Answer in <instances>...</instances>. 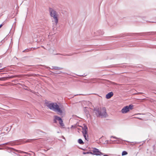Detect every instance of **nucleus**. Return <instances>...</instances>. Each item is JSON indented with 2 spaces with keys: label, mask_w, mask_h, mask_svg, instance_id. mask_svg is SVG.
I'll return each mask as SVG.
<instances>
[{
  "label": "nucleus",
  "mask_w": 156,
  "mask_h": 156,
  "mask_svg": "<svg viewBox=\"0 0 156 156\" xmlns=\"http://www.w3.org/2000/svg\"><path fill=\"white\" fill-rule=\"evenodd\" d=\"M45 103L46 106L50 110L55 112H58L59 115L62 114V110L56 103H49L48 102H45Z\"/></svg>",
  "instance_id": "nucleus-1"
},
{
  "label": "nucleus",
  "mask_w": 156,
  "mask_h": 156,
  "mask_svg": "<svg viewBox=\"0 0 156 156\" xmlns=\"http://www.w3.org/2000/svg\"><path fill=\"white\" fill-rule=\"evenodd\" d=\"M90 153L96 155L104 154L103 153L99 151L98 149L96 148H93V150L92 151L90 152Z\"/></svg>",
  "instance_id": "nucleus-4"
},
{
  "label": "nucleus",
  "mask_w": 156,
  "mask_h": 156,
  "mask_svg": "<svg viewBox=\"0 0 156 156\" xmlns=\"http://www.w3.org/2000/svg\"><path fill=\"white\" fill-rule=\"evenodd\" d=\"M129 111L128 106H126L123 107L121 110L122 112L123 113H127Z\"/></svg>",
  "instance_id": "nucleus-8"
},
{
  "label": "nucleus",
  "mask_w": 156,
  "mask_h": 156,
  "mask_svg": "<svg viewBox=\"0 0 156 156\" xmlns=\"http://www.w3.org/2000/svg\"><path fill=\"white\" fill-rule=\"evenodd\" d=\"M20 75H15L14 76V78L16 77H20Z\"/></svg>",
  "instance_id": "nucleus-24"
},
{
  "label": "nucleus",
  "mask_w": 156,
  "mask_h": 156,
  "mask_svg": "<svg viewBox=\"0 0 156 156\" xmlns=\"http://www.w3.org/2000/svg\"><path fill=\"white\" fill-rule=\"evenodd\" d=\"M3 24H1L0 25V28L2 26Z\"/></svg>",
  "instance_id": "nucleus-30"
},
{
  "label": "nucleus",
  "mask_w": 156,
  "mask_h": 156,
  "mask_svg": "<svg viewBox=\"0 0 156 156\" xmlns=\"http://www.w3.org/2000/svg\"><path fill=\"white\" fill-rule=\"evenodd\" d=\"M60 73H61V72H56V74H59Z\"/></svg>",
  "instance_id": "nucleus-31"
},
{
  "label": "nucleus",
  "mask_w": 156,
  "mask_h": 156,
  "mask_svg": "<svg viewBox=\"0 0 156 156\" xmlns=\"http://www.w3.org/2000/svg\"><path fill=\"white\" fill-rule=\"evenodd\" d=\"M2 69H3V68L0 69V71H1V70H2ZM0 72H1V71H0Z\"/></svg>",
  "instance_id": "nucleus-36"
},
{
  "label": "nucleus",
  "mask_w": 156,
  "mask_h": 156,
  "mask_svg": "<svg viewBox=\"0 0 156 156\" xmlns=\"http://www.w3.org/2000/svg\"><path fill=\"white\" fill-rule=\"evenodd\" d=\"M151 33H153L154 34H156V32H151Z\"/></svg>",
  "instance_id": "nucleus-28"
},
{
  "label": "nucleus",
  "mask_w": 156,
  "mask_h": 156,
  "mask_svg": "<svg viewBox=\"0 0 156 156\" xmlns=\"http://www.w3.org/2000/svg\"><path fill=\"white\" fill-rule=\"evenodd\" d=\"M137 34H141V33H138Z\"/></svg>",
  "instance_id": "nucleus-38"
},
{
  "label": "nucleus",
  "mask_w": 156,
  "mask_h": 156,
  "mask_svg": "<svg viewBox=\"0 0 156 156\" xmlns=\"http://www.w3.org/2000/svg\"><path fill=\"white\" fill-rule=\"evenodd\" d=\"M6 148L8 151L10 153H13L14 154H16V153L18 152V151L12 148L6 147Z\"/></svg>",
  "instance_id": "nucleus-5"
},
{
  "label": "nucleus",
  "mask_w": 156,
  "mask_h": 156,
  "mask_svg": "<svg viewBox=\"0 0 156 156\" xmlns=\"http://www.w3.org/2000/svg\"><path fill=\"white\" fill-rule=\"evenodd\" d=\"M88 130H83L82 133L83 134V136L84 137L85 139L87 141L89 140V138L88 137V135L87 134V131Z\"/></svg>",
  "instance_id": "nucleus-6"
},
{
  "label": "nucleus",
  "mask_w": 156,
  "mask_h": 156,
  "mask_svg": "<svg viewBox=\"0 0 156 156\" xmlns=\"http://www.w3.org/2000/svg\"><path fill=\"white\" fill-rule=\"evenodd\" d=\"M82 129L83 130H88V128H87V126L86 125H85L84 126V127H83L82 128Z\"/></svg>",
  "instance_id": "nucleus-19"
},
{
  "label": "nucleus",
  "mask_w": 156,
  "mask_h": 156,
  "mask_svg": "<svg viewBox=\"0 0 156 156\" xmlns=\"http://www.w3.org/2000/svg\"><path fill=\"white\" fill-rule=\"evenodd\" d=\"M127 154L128 153L126 151H124L122 152V156H123Z\"/></svg>",
  "instance_id": "nucleus-17"
},
{
  "label": "nucleus",
  "mask_w": 156,
  "mask_h": 156,
  "mask_svg": "<svg viewBox=\"0 0 156 156\" xmlns=\"http://www.w3.org/2000/svg\"><path fill=\"white\" fill-rule=\"evenodd\" d=\"M86 115L87 117L88 116V115H90V114H89V112L88 111H87L86 112Z\"/></svg>",
  "instance_id": "nucleus-23"
},
{
  "label": "nucleus",
  "mask_w": 156,
  "mask_h": 156,
  "mask_svg": "<svg viewBox=\"0 0 156 156\" xmlns=\"http://www.w3.org/2000/svg\"><path fill=\"white\" fill-rule=\"evenodd\" d=\"M57 55H64L65 56H70L72 55V54H57Z\"/></svg>",
  "instance_id": "nucleus-16"
},
{
  "label": "nucleus",
  "mask_w": 156,
  "mask_h": 156,
  "mask_svg": "<svg viewBox=\"0 0 156 156\" xmlns=\"http://www.w3.org/2000/svg\"><path fill=\"white\" fill-rule=\"evenodd\" d=\"M53 122L55 123H57V120L56 119H55V118H54V119L53 120Z\"/></svg>",
  "instance_id": "nucleus-26"
},
{
  "label": "nucleus",
  "mask_w": 156,
  "mask_h": 156,
  "mask_svg": "<svg viewBox=\"0 0 156 156\" xmlns=\"http://www.w3.org/2000/svg\"><path fill=\"white\" fill-rule=\"evenodd\" d=\"M113 85H118V84L117 83H114V82H111V83Z\"/></svg>",
  "instance_id": "nucleus-25"
},
{
  "label": "nucleus",
  "mask_w": 156,
  "mask_h": 156,
  "mask_svg": "<svg viewBox=\"0 0 156 156\" xmlns=\"http://www.w3.org/2000/svg\"><path fill=\"white\" fill-rule=\"evenodd\" d=\"M37 131H39V130H37Z\"/></svg>",
  "instance_id": "nucleus-40"
},
{
  "label": "nucleus",
  "mask_w": 156,
  "mask_h": 156,
  "mask_svg": "<svg viewBox=\"0 0 156 156\" xmlns=\"http://www.w3.org/2000/svg\"><path fill=\"white\" fill-rule=\"evenodd\" d=\"M154 93L155 94H156V90L154 91Z\"/></svg>",
  "instance_id": "nucleus-37"
},
{
  "label": "nucleus",
  "mask_w": 156,
  "mask_h": 156,
  "mask_svg": "<svg viewBox=\"0 0 156 156\" xmlns=\"http://www.w3.org/2000/svg\"><path fill=\"white\" fill-rule=\"evenodd\" d=\"M1 68V64L0 63V68Z\"/></svg>",
  "instance_id": "nucleus-33"
},
{
  "label": "nucleus",
  "mask_w": 156,
  "mask_h": 156,
  "mask_svg": "<svg viewBox=\"0 0 156 156\" xmlns=\"http://www.w3.org/2000/svg\"><path fill=\"white\" fill-rule=\"evenodd\" d=\"M44 150L45 151H46L47 150Z\"/></svg>",
  "instance_id": "nucleus-41"
},
{
  "label": "nucleus",
  "mask_w": 156,
  "mask_h": 156,
  "mask_svg": "<svg viewBox=\"0 0 156 156\" xmlns=\"http://www.w3.org/2000/svg\"><path fill=\"white\" fill-rule=\"evenodd\" d=\"M59 123L61 126H62V127L64 126V125L63 122V121H62V119H61L60 121H59Z\"/></svg>",
  "instance_id": "nucleus-11"
},
{
  "label": "nucleus",
  "mask_w": 156,
  "mask_h": 156,
  "mask_svg": "<svg viewBox=\"0 0 156 156\" xmlns=\"http://www.w3.org/2000/svg\"><path fill=\"white\" fill-rule=\"evenodd\" d=\"M78 143L81 144H84V142L81 139H78Z\"/></svg>",
  "instance_id": "nucleus-12"
},
{
  "label": "nucleus",
  "mask_w": 156,
  "mask_h": 156,
  "mask_svg": "<svg viewBox=\"0 0 156 156\" xmlns=\"http://www.w3.org/2000/svg\"><path fill=\"white\" fill-rule=\"evenodd\" d=\"M5 79H7L6 77H3L0 78V80H5Z\"/></svg>",
  "instance_id": "nucleus-20"
},
{
  "label": "nucleus",
  "mask_w": 156,
  "mask_h": 156,
  "mask_svg": "<svg viewBox=\"0 0 156 156\" xmlns=\"http://www.w3.org/2000/svg\"><path fill=\"white\" fill-rule=\"evenodd\" d=\"M54 118H55V119H56V120H57L59 121L61 119H62L60 118V117L57 116H54Z\"/></svg>",
  "instance_id": "nucleus-14"
},
{
  "label": "nucleus",
  "mask_w": 156,
  "mask_h": 156,
  "mask_svg": "<svg viewBox=\"0 0 156 156\" xmlns=\"http://www.w3.org/2000/svg\"><path fill=\"white\" fill-rule=\"evenodd\" d=\"M31 50V48H27V49H26L24 50L23 51V52H26L29 51H30Z\"/></svg>",
  "instance_id": "nucleus-18"
},
{
  "label": "nucleus",
  "mask_w": 156,
  "mask_h": 156,
  "mask_svg": "<svg viewBox=\"0 0 156 156\" xmlns=\"http://www.w3.org/2000/svg\"><path fill=\"white\" fill-rule=\"evenodd\" d=\"M43 29L45 32H46L48 30L49 28L48 27L45 26L44 27H43Z\"/></svg>",
  "instance_id": "nucleus-15"
},
{
  "label": "nucleus",
  "mask_w": 156,
  "mask_h": 156,
  "mask_svg": "<svg viewBox=\"0 0 156 156\" xmlns=\"http://www.w3.org/2000/svg\"><path fill=\"white\" fill-rule=\"evenodd\" d=\"M27 114H28V115H30V114L28 113H27Z\"/></svg>",
  "instance_id": "nucleus-39"
},
{
  "label": "nucleus",
  "mask_w": 156,
  "mask_h": 156,
  "mask_svg": "<svg viewBox=\"0 0 156 156\" xmlns=\"http://www.w3.org/2000/svg\"><path fill=\"white\" fill-rule=\"evenodd\" d=\"M6 78L7 79L8 78H14V76H10L7 77H6Z\"/></svg>",
  "instance_id": "nucleus-22"
},
{
  "label": "nucleus",
  "mask_w": 156,
  "mask_h": 156,
  "mask_svg": "<svg viewBox=\"0 0 156 156\" xmlns=\"http://www.w3.org/2000/svg\"><path fill=\"white\" fill-rule=\"evenodd\" d=\"M103 156H108L107 155H104Z\"/></svg>",
  "instance_id": "nucleus-34"
},
{
  "label": "nucleus",
  "mask_w": 156,
  "mask_h": 156,
  "mask_svg": "<svg viewBox=\"0 0 156 156\" xmlns=\"http://www.w3.org/2000/svg\"><path fill=\"white\" fill-rule=\"evenodd\" d=\"M133 105H130L129 106H128V108H129V111L130 109L131 110L133 108Z\"/></svg>",
  "instance_id": "nucleus-13"
},
{
  "label": "nucleus",
  "mask_w": 156,
  "mask_h": 156,
  "mask_svg": "<svg viewBox=\"0 0 156 156\" xmlns=\"http://www.w3.org/2000/svg\"><path fill=\"white\" fill-rule=\"evenodd\" d=\"M86 153H87V154H89V153H90V152H87V153H85V152H83V154H86Z\"/></svg>",
  "instance_id": "nucleus-29"
},
{
  "label": "nucleus",
  "mask_w": 156,
  "mask_h": 156,
  "mask_svg": "<svg viewBox=\"0 0 156 156\" xmlns=\"http://www.w3.org/2000/svg\"><path fill=\"white\" fill-rule=\"evenodd\" d=\"M81 95V94H79V95Z\"/></svg>",
  "instance_id": "nucleus-42"
},
{
  "label": "nucleus",
  "mask_w": 156,
  "mask_h": 156,
  "mask_svg": "<svg viewBox=\"0 0 156 156\" xmlns=\"http://www.w3.org/2000/svg\"><path fill=\"white\" fill-rule=\"evenodd\" d=\"M111 138H115V139H118V138H117L115 136H111Z\"/></svg>",
  "instance_id": "nucleus-27"
},
{
  "label": "nucleus",
  "mask_w": 156,
  "mask_h": 156,
  "mask_svg": "<svg viewBox=\"0 0 156 156\" xmlns=\"http://www.w3.org/2000/svg\"><path fill=\"white\" fill-rule=\"evenodd\" d=\"M22 143H24V142H23V140H22Z\"/></svg>",
  "instance_id": "nucleus-32"
},
{
  "label": "nucleus",
  "mask_w": 156,
  "mask_h": 156,
  "mask_svg": "<svg viewBox=\"0 0 156 156\" xmlns=\"http://www.w3.org/2000/svg\"><path fill=\"white\" fill-rule=\"evenodd\" d=\"M47 68H49V69H51L50 67H47ZM62 68H61V67H57V66H52V68L51 69H56V70H60V69H62Z\"/></svg>",
  "instance_id": "nucleus-10"
},
{
  "label": "nucleus",
  "mask_w": 156,
  "mask_h": 156,
  "mask_svg": "<svg viewBox=\"0 0 156 156\" xmlns=\"http://www.w3.org/2000/svg\"><path fill=\"white\" fill-rule=\"evenodd\" d=\"M113 95V93L112 92H111L106 95V98L107 99L110 98Z\"/></svg>",
  "instance_id": "nucleus-9"
},
{
  "label": "nucleus",
  "mask_w": 156,
  "mask_h": 156,
  "mask_svg": "<svg viewBox=\"0 0 156 156\" xmlns=\"http://www.w3.org/2000/svg\"><path fill=\"white\" fill-rule=\"evenodd\" d=\"M16 141H15L14 142L10 141L6 143H4L2 144H0V146H1L2 145H10L11 146H13L15 145H17L18 144H16Z\"/></svg>",
  "instance_id": "nucleus-7"
},
{
  "label": "nucleus",
  "mask_w": 156,
  "mask_h": 156,
  "mask_svg": "<svg viewBox=\"0 0 156 156\" xmlns=\"http://www.w3.org/2000/svg\"><path fill=\"white\" fill-rule=\"evenodd\" d=\"M33 140H35V139H29L27 141H26L25 142H30L31 141Z\"/></svg>",
  "instance_id": "nucleus-21"
},
{
  "label": "nucleus",
  "mask_w": 156,
  "mask_h": 156,
  "mask_svg": "<svg viewBox=\"0 0 156 156\" xmlns=\"http://www.w3.org/2000/svg\"><path fill=\"white\" fill-rule=\"evenodd\" d=\"M49 12L51 16L52 17L53 19L54 20V21H52L54 22L55 25H57L58 22V15L57 12L55 10L51 8H49Z\"/></svg>",
  "instance_id": "nucleus-3"
},
{
  "label": "nucleus",
  "mask_w": 156,
  "mask_h": 156,
  "mask_svg": "<svg viewBox=\"0 0 156 156\" xmlns=\"http://www.w3.org/2000/svg\"><path fill=\"white\" fill-rule=\"evenodd\" d=\"M3 149V148H0V150H2Z\"/></svg>",
  "instance_id": "nucleus-35"
},
{
  "label": "nucleus",
  "mask_w": 156,
  "mask_h": 156,
  "mask_svg": "<svg viewBox=\"0 0 156 156\" xmlns=\"http://www.w3.org/2000/svg\"><path fill=\"white\" fill-rule=\"evenodd\" d=\"M106 109L105 107H103L101 110L99 108H94V112L97 116H101V117H106L107 115Z\"/></svg>",
  "instance_id": "nucleus-2"
}]
</instances>
